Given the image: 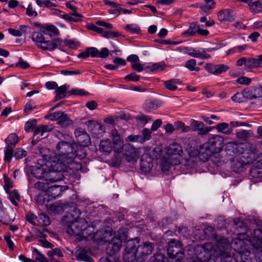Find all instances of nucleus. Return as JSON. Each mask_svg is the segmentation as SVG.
I'll list each match as a JSON object with an SVG mask.
<instances>
[{
  "label": "nucleus",
  "instance_id": "nucleus-11",
  "mask_svg": "<svg viewBox=\"0 0 262 262\" xmlns=\"http://www.w3.org/2000/svg\"><path fill=\"white\" fill-rule=\"evenodd\" d=\"M86 227V220L83 218L79 219L66 226L67 232L71 235H77Z\"/></svg>",
  "mask_w": 262,
  "mask_h": 262
},
{
  "label": "nucleus",
  "instance_id": "nucleus-25",
  "mask_svg": "<svg viewBox=\"0 0 262 262\" xmlns=\"http://www.w3.org/2000/svg\"><path fill=\"white\" fill-rule=\"evenodd\" d=\"M262 66V54L256 58L246 59V67L248 69H254Z\"/></svg>",
  "mask_w": 262,
  "mask_h": 262
},
{
  "label": "nucleus",
  "instance_id": "nucleus-39",
  "mask_svg": "<svg viewBox=\"0 0 262 262\" xmlns=\"http://www.w3.org/2000/svg\"><path fill=\"white\" fill-rule=\"evenodd\" d=\"M249 7L251 12L253 13H258L262 11V4L259 1L250 2Z\"/></svg>",
  "mask_w": 262,
  "mask_h": 262
},
{
  "label": "nucleus",
  "instance_id": "nucleus-44",
  "mask_svg": "<svg viewBox=\"0 0 262 262\" xmlns=\"http://www.w3.org/2000/svg\"><path fill=\"white\" fill-rule=\"evenodd\" d=\"M196 61L194 59H191L186 62L185 67L191 71H199L200 68L195 67Z\"/></svg>",
  "mask_w": 262,
  "mask_h": 262
},
{
  "label": "nucleus",
  "instance_id": "nucleus-36",
  "mask_svg": "<svg viewBox=\"0 0 262 262\" xmlns=\"http://www.w3.org/2000/svg\"><path fill=\"white\" fill-rule=\"evenodd\" d=\"M67 91V88L66 85H63L56 89V96L55 97V101L62 99L66 97V93Z\"/></svg>",
  "mask_w": 262,
  "mask_h": 262
},
{
  "label": "nucleus",
  "instance_id": "nucleus-50",
  "mask_svg": "<svg viewBox=\"0 0 262 262\" xmlns=\"http://www.w3.org/2000/svg\"><path fill=\"white\" fill-rule=\"evenodd\" d=\"M103 37L108 38H116L121 36V33L119 32L113 31H105L102 35Z\"/></svg>",
  "mask_w": 262,
  "mask_h": 262
},
{
  "label": "nucleus",
  "instance_id": "nucleus-42",
  "mask_svg": "<svg viewBox=\"0 0 262 262\" xmlns=\"http://www.w3.org/2000/svg\"><path fill=\"white\" fill-rule=\"evenodd\" d=\"M46 151L48 152H49V151L47 148L41 147L39 149V152H40V156H41L42 159H39V160H42L43 162L44 163V164L47 165L48 164L47 163L49 162V163H51V162H49L50 156L46 154Z\"/></svg>",
  "mask_w": 262,
  "mask_h": 262
},
{
  "label": "nucleus",
  "instance_id": "nucleus-13",
  "mask_svg": "<svg viewBox=\"0 0 262 262\" xmlns=\"http://www.w3.org/2000/svg\"><path fill=\"white\" fill-rule=\"evenodd\" d=\"M37 46L44 51H52L58 48L60 50H62L63 47V46H62V40L59 38H55L52 40H44L42 44L37 45Z\"/></svg>",
  "mask_w": 262,
  "mask_h": 262
},
{
  "label": "nucleus",
  "instance_id": "nucleus-62",
  "mask_svg": "<svg viewBox=\"0 0 262 262\" xmlns=\"http://www.w3.org/2000/svg\"><path fill=\"white\" fill-rule=\"evenodd\" d=\"M89 56L92 57H98L99 50L94 47L87 48Z\"/></svg>",
  "mask_w": 262,
  "mask_h": 262
},
{
  "label": "nucleus",
  "instance_id": "nucleus-20",
  "mask_svg": "<svg viewBox=\"0 0 262 262\" xmlns=\"http://www.w3.org/2000/svg\"><path fill=\"white\" fill-rule=\"evenodd\" d=\"M68 189V186L54 184L48 186L47 192L49 196L52 198L55 199L56 197L59 196L63 191Z\"/></svg>",
  "mask_w": 262,
  "mask_h": 262
},
{
  "label": "nucleus",
  "instance_id": "nucleus-58",
  "mask_svg": "<svg viewBox=\"0 0 262 262\" xmlns=\"http://www.w3.org/2000/svg\"><path fill=\"white\" fill-rule=\"evenodd\" d=\"M33 252L37 254L36 259L39 262H48V259L42 254L37 249L35 248L33 250Z\"/></svg>",
  "mask_w": 262,
  "mask_h": 262
},
{
  "label": "nucleus",
  "instance_id": "nucleus-5",
  "mask_svg": "<svg viewBox=\"0 0 262 262\" xmlns=\"http://www.w3.org/2000/svg\"><path fill=\"white\" fill-rule=\"evenodd\" d=\"M243 148L237 158L239 164L238 168H242L244 165L250 164L255 160V152L252 147L245 144V147Z\"/></svg>",
  "mask_w": 262,
  "mask_h": 262
},
{
  "label": "nucleus",
  "instance_id": "nucleus-38",
  "mask_svg": "<svg viewBox=\"0 0 262 262\" xmlns=\"http://www.w3.org/2000/svg\"><path fill=\"white\" fill-rule=\"evenodd\" d=\"M215 128L218 132L226 135L230 134L231 131L229 127L228 124L225 122L218 123L216 125Z\"/></svg>",
  "mask_w": 262,
  "mask_h": 262
},
{
  "label": "nucleus",
  "instance_id": "nucleus-37",
  "mask_svg": "<svg viewBox=\"0 0 262 262\" xmlns=\"http://www.w3.org/2000/svg\"><path fill=\"white\" fill-rule=\"evenodd\" d=\"M38 222L39 224L42 226H48L51 224L50 219L44 213L38 214Z\"/></svg>",
  "mask_w": 262,
  "mask_h": 262
},
{
  "label": "nucleus",
  "instance_id": "nucleus-4",
  "mask_svg": "<svg viewBox=\"0 0 262 262\" xmlns=\"http://www.w3.org/2000/svg\"><path fill=\"white\" fill-rule=\"evenodd\" d=\"M127 237L126 232L124 228L119 229L115 233L114 237L108 243L106 251L108 255L113 256L118 252L122 245V240L125 239Z\"/></svg>",
  "mask_w": 262,
  "mask_h": 262
},
{
  "label": "nucleus",
  "instance_id": "nucleus-48",
  "mask_svg": "<svg viewBox=\"0 0 262 262\" xmlns=\"http://www.w3.org/2000/svg\"><path fill=\"white\" fill-rule=\"evenodd\" d=\"M205 149V151H203L202 150L203 149H202V148L201 147V150L199 152V158L203 162L207 161L210 156L211 154L212 153V152L208 151L207 149Z\"/></svg>",
  "mask_w": 262,
  "mask_h": 262
},
{
  "label": "nucleus",
  "instance_id": "nucleus-15",
  "mask_svg": "<svg viewBox=\"0 0 262 262\" xmlns=\"http://www.w3.org/2000/svg\"><path fill=\"white\" fill-rule=\"evenodd\" d=\"M205 68L209 73L218 76L227 71L229 67L225 64H213L208 63L205 64Z\"/></svg>",
  "mask_w": 262,
  "mask_h": 262
},
{
  "label": "nucleus",
  "instance_id": "nucleus-53",
  "mask_svg": "<svg viewBox=\"0 0 262 262\" xmlns=\"http://www.w3.org/2000/svg\"><path fill=\"white\" fill-rule=\"evenodd\" d=\"M125 140L126 142H143V138L141 135H130L126 138Z\"/></svg>",
  "mask_w": 262,
  "mask_h": 262
},
{
  "label": "nucleus",
  "instance_id": "nucleus-61",
  "mask_svg": "<svg viewBox=\"0 0 262 262\" xmlns=\"http://www.w3.org/2000/svg\"><path fill=\"white\" fill-rule=\"evenodd\" d=\"M35 125V121H28L25 125V130L27 132H30L33 130Z\"/></svg>",
  "mask_w": 262,
  "mask_h": 262
},
{
  "label": "nucleus",
  "instance_id": "nucleus-33",
  "mask_svg": "<svg viewBox=\"0 0 262 262\" xmlns=\"http://www.w3.org/2000/svg\"><path fill=\"white\" fill-rule=\"evenodd\" d=\"M166 67L164 62L162 61L158 63L152 64L151 66H147L145 69L149 70L152 72H157L163 71Z\"/></svg>",
  "mask_w": 262,
  "mask_h": 262
},
{
  "label": "nucleus",
  "instance_id": "nucleus-35",
  "mask_svg": "<svg viewBox=\"0 0 262 262\" xmlns=\"http://www.w3.org/2000/svg\"><path fill=\"white\" fill-rule=\"evenodd\" d=\"M181 84L180 80L178 79H172L164 82V86L166 88L170 91H175L177 89L178 87L176 84Z\"/></svg>",
  "mask_w": 262,
  "mask_h": 262
},
{
  "label": "nucleus",
  "instance_id": "nucleus-6",
  "mask_svg": "<svg viewBox=\"0 0 262 262\" xmlns=\"http://www.w3.org/2000/svg\"><path fill=\"white\" fill-rule=\"evenodd\" d=\"M183 154L181 146L177 143H173L167 149V160L171 165H177L180 163Z\"/></svg>",
  "mask_w": 262,
  "mask_h": 262
},
{
  "label": "nucleus",
  "instance_id": "nucleus-17",
  "mask_svg": "<svg viewBox=\"0 0 262 262\" xmlns=\"http://www.w3.org/2000/svg\"><path fill=\"white\" fill-rule=\"evenodd\" d=\"M139 151L130 144H127L125 146L124 155L125 159L128 162H134L139 157Z\"/></svg>",
  "mask_w": 262,
  "mask_h": 262
},
{
  "label": "nucleus",
  "instance_id": "nucleus-26",
  "mask_svg": "<svg viewBox=\"0 0 262 262\" xmlns=\"http://www.w3.org/2000/svg\"><path fill=\"white\" fill-rule=\"evenodd\" d=\"M258 89H253L252 88H246L242 91L245 100H252L256 98L257 97H259L258 94Z\"/></svg>",
  "mask_w": 262,
  "mask_h": 262
},
{
  "label": "nucleus",
  "instance_id": "nucleus-31",
  "mask_svg": "<svg viewBox=\"0 0 262 262\" xmlns=\"http://www.w3.org/2000/svg\"><path fill=\"white\" fill-rule=\"evenodd\" d=\"M160 106V103L157 100H150L144 104V110L146 112L156 110Z\"/></svg>",
  "mask_w": 262,
  "mask_h": 262
},
{
  "label": "nucleus",
  "instance_id": "nucleus-63",
  "mask_svg": "<svg viewBox=\"0 0 262 262\" xmlns=\"http://www.w3.org/2000/svg\"><path fill=\"white\" fill-rule=\"evenodd\" d=\"M26 14L29 16L36 17L38 15L37 12L33 9L31 4L28 5V8L26 9Z\"/></svg>",
  "mask_w": 262,
  "mask_h": 262
},
{
  "label": "nucleus",
  "instance_id": "nucleus-10",
  "mask_svg": "<svg viewBox=\"0 0 262 262\" xmlns=\"http://www.w3.org/2000/svg\"><path fill=\"white\" fill-rule=\"evenodd\" d=\"M138 241L135 239L129 240L126 243L123 259L125 262H133L136 259L138 251Z\"/></svg>",
  "mask_w": 262,
  "mask_h": 262
},
{
  "label": "nucleus",
  "instance_id": "nucleus-22",
  "mask_svg": "<svg viewBox=\"0 0 262 262\" xmlns=\"http://www.w3.org/2000/svg\"><path fill=\"white\" fill-rule=\"evenodd\" d=\"M111 135L113 138L114 148L115 152L118 154L122 151L123 149V142L120 140V135L117 129H114L111 131Z\"/></svg>",
  "mask_w": 262,
  "mask_h": 262
},
{
  "label": "nucleus",
  "instance_id": "nucleus-34",
  "mask_svg": "<svg viewBox=\"0 0 262 262\" xmlns=\"http://www.w3.org/2000/svg\"><path fill=\"white\" fill-rule=\"evenodd\" d=\"M76 259L85 262H94L93 259L88 254L86 250H82L76 255Z\"/></svg>",
  "mask_w": 262,
  "mask_h": 262
},
{
  "label": "nucleus",
  "instance_id": "nucleus-28",
  "mask_svg": "<svg viewBox=\"0 0 262 262\" xmlns=\"http://www.w3.org/2000/svg\"><path fill=\"white\" fill-rule=\"evenodd\" d=\"M150 157H146L145 159L142 158L140 161L141 169L144 172H149L153 166Z\"/></svg>",
  "mask_w": 262,
  "mask_h": 262
},
{
  "label": "nucleus",
  "instance_id": "nucleus-27",
  "mask_svg": "<svg viewBox=\"0 0 262 262\" xmlns=\"http://www.w3.org/2000/svg\"><path fill=\"white\" fill-rule=\"evenodd\" d=\"M113 149V144L110 139L102 140L99 144L100 152L110 153Z\"/></svg>",
  "mask_w": 262,
  "mask_h": 262
},
{
  "label": "nucleus",
  "instance_id": "nucleus-57",
  "mask_svg": "<svg viewBox=\"0 0 262 262\" xmlns=\"http://www.w3.org/2000/svg\"><path fill=\"white\" fill-rule=\"evenodd\" d=\"M36 108V106L35 105L34 101L30 100L26 104L25 106L24 112H28L32 111Z\"/></svg>",
  "mask_w": 262,
  "mask_h": 262
},
{
  "label": "nucleus",
  "instance_id": "nucleus-51",
  "mask_svg": "<svg viewBox=\"0 0 262 262\" xmlns=\"http://www.w3.org/2000/svg\"><path fill=\"white\" fill-rule=\"evenodd\" d=\"M140 76L136 74L135 72H132L124 77L125 81H138L140 80Z\"/></svg>",
  "mask_w": 262,
  "mask_h": 262
},
{
  "label": "nucleus",
  "instance_id": "nucleus-16",
  "mask_svg": "<svg viewBox=\"0 0 262 262\" xmlns=\"http://www.w3.org/2000/svg\"><path fill=\"white\" fill-rule=\"evenodd\" d=\"M245 147V143H237L235 142L228 143L225 147L226 154L230 156L237 157L239 152Z\"/></svg>",
  "mask_w": 262,
  "mask_h": 262
},
{
  "label": "nucleus",
  "instance_id": "nucleus-64",
  "mask_svg": "<svg viewBox=\"0 0 262 262\" xmlns=\"http://www.w3.org/2000/svg\"><path fill=\"white\" fill-rule=\"evenodd\" d=\"M163 256L160 254H156L151 256L148 262H162Z\"/></svg>",
  "mask_w": 262,
  "mask_h": 262
},
{
  "label": "nucleus",
  "instance_id": "nucleus-24",
  "mask_svg": "<svg viewBox=\"0 0 262 262\" xmlns=\"http://www.w3.org/2000/svg\"><path fill=\"white\" fill-rule=\"evenodd\" d=\"M153 250V244L149 242H145L143 245H138V253L139 256L143 257L150 254Z\"/></svg>",
  "mask_w": 262,
  "mask_h": 262
},
{
  "label": "nucleus",
  "instance_id": "nucleus-30",
  "mask_svg": "<svg viewBox=\"0 0 262 262\" xmlns=\"http://www.w3.org/2000/svg\"><path fill=\"white\" fill-rule=\"evenodd\" d=\"M107 233L105 230H98L94 235V240L98 243H104L107 241Z\"/></svg>",
  "mask_w": 262,
  "mask_h": 262
},
{
  "label": "nucleus",
  "instance_id": "nucleus-2",
  "mask_svg": "<svg viewBox=\"0 0 262 262\" xmlns=\"http://www.w3.org/2000/svg\"><path fill=\"white\" fill-rule=\"evenodd\" d=\"M213 250V245L210 242L197 245L194 248L196 257L191 259L190 262H216L212 255Z\"/></svg>",
  "mask_w": 262,
  "mask_h": 262
},
{
  "label": "nucleus",
  "instance_id": "nucleus-32",
  "mask_svg": "<svg viewBox=\"0 0 262 262\" xmlns=\"http://www.w3.org/2000/svg\"><path fill=\"white\" fill-rule=\"evenodd\" d=\"M42 32L46 34L52 36L58 35L59 34V32L58 29L54 25H47L46 27H43L41 28Z\"/></svg>",
  "mask_w": 262,
  "mask_h": 262
},
{
  "label": "nucleus",
  "instance_id": "nucleus-18",
  "mask_svg": "<svg viewBox=\"0 0 262 262\" xmlns=\"http://www.w3.org/2000/svg\"><path fill=\"white\" fill-rule=\"evenodd\" d=\"M81 213L79 210L74 208L73 210L70 212H68L66 215H64L62 219V224L63 226L66 227L76 220L79 219H81L79 217V215Z\"/></svg>",
  "mask_w": 262,
  "mask_h": 262
},
{
  "label": "nucleus",
  "instance_id": "nucleus-54",
  "mask_svg": "<svg viewBox=\"0 0 262 262\" xmlns=\"http://www.w3.org/2000/svg\"><path fill=\"white\" fill-rule=\"evenodd\" d=\"M231 99L233 101L235 102L241 103L245 100L244 95L243 94V92L241 93H236L232 97Z\"/></svg>",
  "mask_w": 262,
  "mask_h": 262
},
{
  "label": "nucleus",
  "instance_id": "nucleus-21",
  "mask_svg": "<svg viewBox=\"0 0 262 262\" xmlns=\"http://www.w3.org/2000/svg\"><path fill=\"white\" fill-rule=\"evenodd\" d=\"M191 125L193 127L194 130L198 132V134L200 135H207L211 129V127L205 126L203 122L193 119L191 121Z\"/></svg>",
  "mask_w": 262,
  "mask_h": 262
},
{
  "label": "nucleus",
  "instance_id": "nucleus-23",
  "mask_svg": "<svg viewBox=\"0 0 262 262\" xmlns=\"http://www.w3.org/2000/svg\"><path fill=\"white\" fill-rule=\"evenodd\" d=\"M233 223L235 228L238 229H239L240 231H243V233H237V239L239 242H243L242 241V238H245V236L246 235L245 232L247 230L246 224L244 223L243 220H241L239 218H235L233 220Z\"/></svg>",
  "mask_w": 262,
  "mask_h": 262
},
{
  "label": "nucleus",
  "instance_id": "nucleus-14",
  "mask_svg": "<svg viewBox=\"0 0 262 262\" xmlns=\"http://www.w3.org/2000/svg\"><path fill=\"white\" fill-rule=\"evenodd\" d=\"M75 135L77 142L80 145L86 147L90 144V137L84 129L81 127L76 128Z\"/></svg>",
  "mask_w": 262,
  "mask_h": 262
},
{
  "label": "nucleus",
  "instance_id": "nucleus-40",
  "mask_svg": "<svg viewBox=\"0 0 262 262\" xmlns=\"http://www.w3.org/2000/svg\"><path fill=\"white\" fill-rule=\"evenodd\" d=\"M85 124L88 126V128L91 130H93L94 127H98L101 132H104L105 129L104 126L101 125L100 123L91 120L86 121L85 122Z\"/></svg>",
  "mask_w": 262,
  "mask_h": 262
},
{
  "label": "nucleus",
  "instance_id": "nucleus-59",
  "mask_svg": "<svg viewBox=\"0 0 262 262\" xmlns=\"http://www.w3.org/2000/svg\"><path fill=\"white\" fill-rule=\"evenodd\" d=\"M249 132L246 130H242L241 132L236 133V136L237 138L245 140L248 137Z\"/></svg>",
  "mask_w": 262,
  "mask_h": 262
},
{
  "label": "nucleus",
  "instance_id": "nucleus-55",
  "mask_svg": "<svg viewBox=\"0 0 262 262\" xmlns=\"http://www.w3.org/2000/svg\"><path fill=\"white\" fill-rule=\"evenodd\" d=\"M70 22H78L83 18L82 15L77 12L70 13Z\"/></svg>",
  "mask_w": 262,
  "mask_h": 262
},
{
  "label": "nucleus",
  "instance_id": "nucleus-29",
  "mask_svg": "<svg viewBox=\"0 0 262 262\" xmlns=\"http://www.w3.org/2000/svg\"><path fill=\"white\" fill-rule=\"evenodd\" d=\"M31 173L37 179H41L45 177L46 172L42 167L39 166H32L30 168Z\"/></svg>",
  "mask_w": 262,
  "mask_h": 262
},
{
  "label": "nucleus",
  "instance_id": "nucleus-46",
  "mask_svg": "<svg viewBox=\"0 0 262 262\" xmlns=\"http://www.w3.org/2000/svg\"><path fill=\"white\" fill-rule=\"evenodd\" d=\"M125 30L132 33L139 34L141 33V30L139 27L134 24H128L125 27Z\"/></svg>",
  "mask_w": 262,
  "mask_h": 262
},
{
  "label": "nucleus",
  "instance_id": "nucleus-12",
  "mask_svg": "<svg viewBox=\"0 0 262 262\" xmlns=\"http://www.w3.org/2000/svg\"><path fill=\"white\" fill-rule=\"evenodd\" d=\"M49 119L52 121L56 120L57 123L62 127H67L73 124L72 120L68 115L62 111L51 113L49 115Z\"/></svg>",
  "mask_w": 262,
  "mask_h": 262
},
{
  "label": "nucleus",
  "instance_id": "nucleus-7",
  "mask_svg": "<svg viewBox=\"0 0 262 262\" xmlns=\"http://www.w3.org/2000/svg\"><path fill=\"white\" fill-rule=\"evenodd\" d=\"M167 253L171 258H174L177 260L183 259L184 252L182 243L174 239H171L168 243Z\"/></svg>",
  "mask_w": 262,
  "mask_h": 262
},
{
  "label": "nucleus",
  "instance_id": "nucleus-52",
  "mask_svg": "<svg viewBox=\"0 0 262 262\" xmlns=\"http://www.w3.org/2000/svg\"><path fill=\"white\" fill-rule=\"evenodd\" d=\"M49 186L48 182L38 181L34 184V188L40 190L47 191Z\"/></svg>",
  "mask_w": 262,
  "mask_h": 262
},
{
  "label": "nucleus",
  "instance_id": "nucleus-3",
  "mask_svg": "<svg viewBox=\"0 0 262 262\" xmlns=\"http://www.w3.org/2000/svg\"><path fill=\"white\" fill-rule=\"evenodd\" d=\"M69 165L56 161V160L51 161L50 168L49 172L46 174V181L51 183H54L63 180L64 171L66 167Z\"/></svg>",
  "mask_w": 262,
  "mask_h": 262
},
{
  "label": "nucleus",
  "instance_id": "nucleus-49",
  "mask_svg": "<svg viewBox=\"0 0 262 262\" xmlns=\"http://www.w3.org/2000/svg\"><path fill=\"white\" fill-rule=\"evenodd\" d=\"M26 155L27 151L20 148H17L13 154L16 160L22 159L25 157Z\"/></svg>",
  "mask_w": 262,
  "mask_h": 262
},
{
  "label": "nucleus",
  "instance_id": "nucleus-45",
  "mask_svg": "<svg viewBox=\"0 0 262 262\" xmlns=\"http://www.w3.org/2000/svg\"><path fill=\"white\" fill-rule=\"evenodd\" d=\"M32 39L34 41L39 43L40 45L42 44L45 40L43 35L41 33L39 32H33L32 34Z\"/></svg>",
  "mask_w": 262,
  "mask_h": 262
},
{
  "label": "nucleus",
  "instance_id": "nucleus-41",
  "mask_svg": "<svg viewBox=\"0 0 262 262\" xmlns=\"http://www.w3.org/2000/svg\"><path fill=\"white\" fill-rule=\"evenodd\" d=\"M20 195L18 191L14 189L9 195V199L11 203L15 206H18L17 202L20 201Z\"/></svg>",
  "mask_w": 262,
  "mask_h": 262
},
{
  "label": "nucleus",
  "instance_id": "nucleus-56",
  "mask_svg": "<svg viewBox=\"0 0 262 262\" xmlns=\"http://www.w3.org/2000/svg\"><path fill=\"white\" fill-rule=\"evenodd\" d=\"M251 175L255 178H262V169L254 167L251 170Z\"/></svg>",
  "mask_w": 262,
  "mask_h": 262
},
{
  "label": "nucleus",
  "instance_id": "nucleus-60",
  "mask_svg": "<svg viewBox=\"0 0 262 262\" xmlns=\"http://www.w3.org/2000/svg\"><path fill=\"white\" fill-rule=\"evenodd\" d=\"M88 28L91 30L94 31L99 34L103 35L104 32V30L102 28L95 26L94 24H91L88 26Z\"/></svg>",
  "mask_w": 262,
  "mask_h": 262
},
{
  "label": "nucleus",
  "instance_id": "nucleus-19",
  "mask_svg": "<svg viewBox=\"0 0 262 262\" xmlns=\"http://www.w3.org/2000/svg\"><path fill=\"white\" fill-rule=\"evenodd\" d=\"M236 14L231 9H224L217 13V17L220 21H233L235 20Z\"/></svg>",
  "mask_w": 262,
  "mask_h": 262
},
{
  "label": "nucleus",
  "instance_id": "nucleus-9",
  "mask_svg": "<svg viewBox=\"0 0 262 262\" xmlns=\"http://www.w3.org/2000/svg\"><path fill=\"white\" fill-rule=\"evenodd\" d=\"M7 145L4 150V160L9 163L11 161L13 154V149L18 142V138L16 134H11L5 140Z\"/></svg>",
  "mask_w": 262,
  "mask_h": 262
},
{
  "label": "nucleus",
  "instance_id": "nucleus-8",
  "mask_svg": "<svg viewBox=\"0 0 262 262\" xmlns=\"http://www.w3.org/2000/svg\"><path fill=\"white\" fill-rule=\"evenodd\" d=\"M224 139L218 135H212L208 141L203 144L202 149H207L212 153L219 152L223 148Z\"/></svg>",
  "mask_w": 262,
  "mask_h": 262
},
{
  "label": "nucleus",
  "instance_id": "nucleus-43",
  "mask_svg": "<svg viewBox=\"0 0 262 262\" xmlns=\"http://www.w3.org/2000/svg\"><path fill=\"white\" fill-rule=\"evenodd\" d=\"M175 129L180 130L182 132L187 133L190 130L189 126H186L184 123L181 121H176L174 123Z\"/></svg>",
  "mask_w": 262,
  "mask_h": 262
},
{
  "label": "nucleus",
  "instance_id": "nucleus-47",
  "mask_svg": "<svg viewBox=\"0 0 262 262\" xmlns=\"http://www.w3.org/2000/svg\"><path fill=\"white\" fill-rule=\"evenodd\" d=\"M198 32V25L195 24H192L188 29L184 31L182 34L187 35V36H192Z\"/></svg>",
  "mask_w": 262,
  "mask_h": 262
},
{
  "label": "nucleus",
  "instance_id": "nucleus-1",
  "mask_svg": "<svg viewBox=\"0 0 262 262\" xmlns=\"http://www.w3.org/2000/svg\"><path fill=\"white\" fill-rule=\"evenodd\" d=\"M56 150L58 156L56 161L67 165L71 164L76 156L73 147L67 141L59 142L56 145Z\"/></svg>",
  "mask_w": 262,
  "mask_h": 262
}]
</instances>
